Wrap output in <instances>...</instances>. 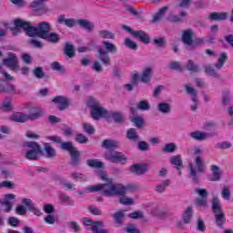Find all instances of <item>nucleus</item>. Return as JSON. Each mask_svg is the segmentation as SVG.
<instances>
[{
    "label": "nucleus",
    "instance_id": "f257e3e1",
    "mask_svg": "<svg viewBox=\"0 0 233 233\" xmlns=\"http://www.w3.org/2000/svg\"><path fill=\"white\" fill-rule=\"evenodd\" d=\"M16 26H21L25 32L28 37H39L40 39H45L56 45L61 41L59 34L52 31V25L48 22H42L37 24L35 26H33L30 22L25 20H16L15 22Z\"/></svg>",
    "mask_w": 233,
    "mask_h": 233
},
{
    "label": "nucleus",
    "instance_id": "f03ea898",
    "mask_svg": "<svg viewBox=\"0 0 233 233\" xmlns=\"http://www.w3.org/2000/svg\"><path fill=\"white\" fill-rule=\"evenodd\" d=\"M89 45L97 49L98 54L96 55V57L99 58L101 63H103L105 66H110V55L108 54H116L117 52V46L108 41L102 42L104 47L101 46H96L94 40H91Z\"/></svg>",
    "mask_w": 233,
    "mask_h": 233
},
{
    "label": "nucleus",
    "instance_id": "7ed1b4c3",
    "mask_svg": "<svg viewBox=\"0 0 233 233\" xmlns=\"http://www.w3.org/2000/svg\"><path fill=\"white\" fill-rule=\"evenodd\" d=\"M203 151L199 147L194 148V154L196 157L195 158V165L189 163L188 164V169H189V178L193 181V183H199V175L198 174H205V160H203V157H201V153Z\"/></svg>",
    "mask_w": 233,
    "mask_h": 233
},
{
    "label": "nucleus",
    "instance_id": "20e7f679",
    "mask_svg": "<svg viewBox=\"0 0 233 233\" xmlns=\"http://www.w3.org/2000/svg\"><path fill=\"white\" fill-rule=\"evenodd\" d=\"M87 192H99L102 191L104 196L113 198L114 196H121V184H116L112 180L107 183L90 186L86 187Z\"/></svg>",
    "mask_w": 233,
    "mask_h": 233
},
{
    "label": "nucleus",
    "instance_id": "39448f33",
    "mask_svg": "<svg viewBox=\"0 0 233 233\" xmlns=\"http://www.w3.org/2000/svg\"><path fill=\"white\" fill-rule=\"evenodd\" d=\"M86 106L90 108L91 117L95 119V121H99V119H103L104 117L106 119L110 118V112L103 107L101 102L96 98L89 96L86 100Z\"/></svg>",
    "mask_w": 233,
    "mask_h": 233
},
{
    "label": "nucleus",
    "instance_id": "423d86ee",
    "mask_svg": "<svg viewBox=\"0 0 233 233\" xmlns=\"http://www.w3.org/2000/svg\"><path fill=\"white\" fill-rule=\"evenodd\" d=\"M59 25H65L67 28H74L76 25H78L80 28H84L86 32L92 33L96 29V25L88 19H78L76 21L74 18H66L65 15H59L57 18Z\"/></svg>",
    "mask_w": 233,
    "mask_h": 233
},
{
    "label": "nucleus",
    "instance_id": "0eeeda50",
    "mask_svg": "<svg viewBox=\"0 0 233 233\" xmlns=\"http://www.w3.org/2000/svg\"><path fill=\"white\" fill-rule=\"evenodd\" d=\"M45 113L39 107H31L29 114L26 115L23 112H16L11 116V121L15 123H26V121H35L39 119Z\"/></svg>",
    "mask_w": 233,
    "mask_h": 233
},
{
    "label": "nucleus",
    "instance_id": "6e6552de",
    "mask_svg": "<svg viewBox=\"0 0 233 233\" xmlns=\"http://www.w3.org/2000/svg\"><path fill=\"white\" fill-rule=\"evenodd\" d=\"M23 147L27 148L25 157V159H29V161H37L39 155L43 154V148H41V146L37 142H25Z\"/></svg>",
    "mask_w": 233,
    "mask_h": 233
},
{
    "label": "nucleus",
    "instance_id": "1a4fd4ad",
    "mask_svg": "<svg viewBox=\"0 0 233 233\" xmlns=\"http://www.w3.org/2000/svg\"><path fill=\"white\" fill-rule=\"evenodd\" d=\"M104 157L110 161V163H127L128 161L127 155L118 151L106 152L105 153Z\"/></svg>",
    "mask_w": 233,
    "mask_h": 233
},
{
    "label": "nucleus",
    "instance_id": "9d476101",
    "mask_svg": "<svg viewBox=\"0 0 233 233\" xmlns=\"http://www.w3.org/2000/svg\"><path fill=\"white\" fill-rule=\"evenodd\" d=\"M196 194H198V198H196L197 207H201L202 208H207L208 207V191L205 188H197L195 190Z\"/></svg>",
    "mask_w": 233,
    "mask_h": 233
},
{
    "label": "nucleus",
    "instance_id": "9b49d317",
    "mask_svg": "<svg viewBox=\"0 0 233 233\" xmlns=\"http://www.w3.org/2000/svg\"><path fill=\"white\" fill-rule=\"evenodd\" d=\"M83 223L86 227H90V225H93V227L91 228L93 233H108V230L103 229L102 221L94 222V220L85 218H83Z\"/></svg>",
    "mask_w": 233,
    "mask_h": 233
},
{
    "label": "nucleus",
    "instance_id": "f8f14e48",
    "mask_svg": "<svg viewBox=\"0 0 233 233\" xmlns=\"http://www.w3.org/2000/svg\"><path fill=\"white\" fill-rule=\"evenodd\" d=\"M3 64L13 71L19 70V59L14 53H8V57L4 58Z\"/></svg>",
    "mask_w": 233,
    "mask_h": 233
},
{
    "label": "nucleus",
    "instance_id": "ddd939ff",
    "mask_svg": "<svg viewBox=\"0 0 233 233\" xmlns=\"http://www.w3.org/2000/svg\"><path fill=\"white\" fill-rule=\"evenodd\" d=\"M29 8H32L38 15L48 12V8H46L43 0H34L30 3Z\"/></svg>",
    "mask_w": 233,
    "mask_h": 233
},
{
    "label": "nucleus",
    "instance_id": "4468645a",
    "mask_svg": "<svg viewBox=\"0 0 233 233\" xmlns=\"http://www.w3.org/2000/svg\"><path fill=\"white\" fill-rule=\"evenodd\" d=\"M22 203L27 208V210H29V212H33L35 216H37L38 218L39 216H43V212H41V210L35 207V204H34L32 199L23 198Z\"/></svg>",
    "mask_w": 233,
    "mask_h": 233
},
{
    "label": "nucleus",
    "instance_id": "2eb2a0df",
    "mask_svg": "<svg viewBox=\"0 0 233 233\" xmlns=\"http://www.w3.org/2000/svg\"><path fill=\"white\" fill-rule=\"evenodd\" d=\"M129 170L132 174H136L137 176H143V174H146V172H148V165L135 164L130 167Z\"/></svg>",
    "mask_w": 233,
    "mask_h": 233
},
{
    "label": "nucleus",
    "instance_id": "dca6fc26",
    "mask_svg": "<svg viewBox=\"0 0 233 233\" xmlns=\"http://www.w3.org/2000/svg\"><path fill=\"white\" fill-rule=\"evenodd\" d=\"M185 88H186V92H187V94H190V96H192V101L195 104L194 106H191V110L193 111L198 110V105H199V100H198V92H196V89L190 86L188 84H186Z\"/></svg>",
    "mask_w": 233,
    "mask_h": 233
},
{
    "label": "nucleus",
    "instance_id": "f3484780",
    "mask_svg": "<svg viewBox=\"0 0 233 233\" xmlns=\"http://www.w3.org/2000/svg\"><path fill=\"white\" fill-rule=\"evenodd\" d=\"M52 101L55 103V105H57L58 109L61 111L68 108V99L63 96H56Z\"/></svg>",
    "mask_w": 233,
    "mask_h": 233
},
{
    "label": "nucleus",
    "instance_id": "a211bd4d",
    "mask_svg": "<svg viewBox=\"0 0 233 233\" xmlns=\"http://www.w3.org/2000/svg\"><path fill=\"white\" fill-rule=\"evenodd\" d=\"M10 199H15V195L7 194L5 195L4 200H0V205L5 207V212H10L12 210L13 204L10 202Z\"/></svg>",
    "mask_w": 233,
    "mask_h": 233
},
{
    "label": "nucleus",
    "instance_id": "6ab92c4d",
    "mask_svg": "<svg viewBox=\"0 0 233 233\" xmlns=\"http://www.w3.org/2000/svg\"><path fill=\"white\" fill-rule=\"evenodd\" d=\"M190 137L192 139H195V141H205L210 136L211 137L214 136H217L216 134H208L207 132H201V131H193L189 134Z\"/></svg>",
    "mask_w": 233,
    "mask_h": 233
},
{
    "label": "nucleus",
    "instance_id": "aec40b11",
    "mask_svg": "<svg viewBox=\"0 0 233 233\" xmlns=\"http://www.w3.org/2000/svg\"><path fill=\"white\" fill-rule=\"evenodd\" d=\"M154 74V68L152 67H146L142 71V74L140 76V81L141 83H150L152 81V75Z\"/></svg>",
    "mask_w": 233,
    "mask_h": 233
},
{
    "label": "nucleus",
    "instance_id": "412c9836",
    "mask_svg": "<svg viewBox=\"0 0 233 233\" xmlns=\"http://www.w3.org/2000/svg\"><path fill=\"white\" fill-rule=\"evenodd\" d=\"M192 35H194V32H192V29H187L183 31L182 34V42L187 46H192L194 45V39H192Z\"/></svg>",
    "mask_w": 233,
    "mask_h": 233
},
{
    "label": "nucleus",
    "instance_id": "4be33fe9",
    "mask_svg": "<svg viewBox=\"0 0 233 233\" xmlns=\"http://www.w3.org/2000/svg\"><path fill=\"white\" fill-rule=\"evenodd\" d=\"M102 148H106V150H116L119 148V142L112 139H105L102 142Z\"/></svg>",
    "mask_w": 233,
    "mask_h": 233
},
{
    "label": "nucleus",
    "instance_id": "5701e85b",
    "mask_svg": "<svg viewBox=\"0 0 233 233\" xmlns=\"http://www.w3.org/2000/svg\"><path fill=\"white\" fill-rule=\"evenodd\" d=\"M133 37L139 39L141 43H144V45H148V43H150V36H148V35L143 30L133 33Z\"/></svg>",
    "mask_w": 233,
    "mask_h": 233
},
{
    "label": "nucleus",
    "instance_id": "b1692460",
    "mask_svg": "<svg viewBox=\"0 0 233 233\" xmlns=\"http://www.w3.org/2000/svg\"><path fill=\"white\" fill-rule=\"evenodd\" d=\"M69 154L71 156L69 165H71V167H79V164L81 163V153L76 149Z\"/></svg>",
    "mask_w": 233,
    "mask_h": 233
},
{
    "label": "nucleus",
    "instance_id": "393cba45",
    "mask_svg": "<svg viewBox=\"0 0 233 233\" xmlns=\"http://www.w3.org/2000/svg\"><path fill=\"white\" fill-rule=\"evenodd\" d=\"M139 189V186L129 184L127 186H124L123 184H120V194L121 196H126L127 192H136Z\"/></svg>",
    "mask_w": 233,
    "mask_h": 233
},
{
    "label": "nucleus",
    "instance_id": "a878e982",
    "mask_svg": "<svg viewBox=\"0 0 233 233\" xmlns=\"http://www.w3.org/2000/svg\"><path fill=\"white\" fill-rule=\"evenodd\" d=\"M228 59V55L227 53H221L218 56L217 63H215L214 66L217 70H221L223 66H225V63H227Z\"/></svg>",
    "mask_w": 233,
    "mask_h": 233
},
{
    "label": "nucleus",
    "instance_id": "bb28decb",
    "mask_svg": "<svg viewBox=\"0 0 233 233\" xmlns=\"http://www.w3.org/2000/svg\"><path fill=\"white\" fill-rule=\"evenodd\" d=\"M115 219V224L116 227H123V223L125 222V212L124 211H117L113 215Z\"/></svg>",
    "mask_w": 233,
    "mask_h": 233
},
{
    "label": "nucleus",
    "instance_id": "cd10ccee",
    "mask_svg": "<svg viewBox=\"0 0 233 233\" xmlns=\"http://www.w3.org/2000/svg\"><path fill=\"white\" fill-rule=\"evenodd\" d=\"M211 208L213 214H219L223 212V208H221V203L219 202V198L218 197H214L211 202Z\"/></svg>",
    "mask_w": 233,
    "mask_h": 233
},
{
    "label": "nucleus",
    "instance_id": "c85d7f7f",
    "mask_svg": "<svg viewBox=\"0 0 233 233\" xmlns=\"http://www.w3.org/2000/svg\"><path fill=\"white\" fill-rule=\"evenodd\" d=\"M170 163L171 165H174L177 170H181V168H183V159L181 158V155L171 157Z\"/></svg>",
    "mask_w": 233,
    "mask_h": 233
},
{
    "label": "nucleus",
    "instance_id": "c756f323",
    "mask_svg": "<svg viewBox=\"0 0 233 233\" xmlns=\"http://www.w3.org/2000/svg\"><path fill=\"white\" fill-rule=\"evenodd\" d=\"M44 150L46 152V157L48 159H54V157L57 156V153L56 152L54 147H52V146H50L48 143L44 144Z\"/></svg>",
    "mask_w": 233,
    "mask_h": 233
},
{
    "label": "nucleus",
    "instance_id": "7c9ffc66",
    "mask_svg": "<svg viewBox=\"0 0 233 233\" xmlns=\"http://www.w3.org/2000/svg\"><path fill=\"white\" fill-rule=\"evenodd\" d=\"M157 110L160 114H170L172 112V106L168 103L160 102L157 104Z\"/></svg>",
    "mask_w": 233,
    "mask_h": 233
},
{
    "label": "nucleus",
    "instance_id": "2f4dec72",
    "mask_svg": "<svg viewBox=\"0 0 233 233\" xmlns=\"http://www.w3.org/2000/svg\"><path fill=\"white\" fill-rule=\"evenodd\" d=\"M227 15V13H210L208 19H209V21H225Z\"/></svg>",
    "mask_w": 233,
    "mask_h": 233
},
{
    "label": "nucleus",
    "instance_id": "473e14b6",
    "mask_svg": "<svg viewBox=\"0 0 233 233\" xmlns=\"http://www.w3.org/2000/svg\"><path fill=\"white\" fill-rule=\"evenodd\" d=\"M168 10V6H164L153 16L152 23H159L163 17H165V14Z\"/></svg>",
    "mask_w": 233,
    "mask_h": 233
},
{
    "label": "nucleus",
    "instance_id": "72a5a7b5",
    "mask_svg": "<svg viewBox=\"0 0 233 233\" xmlns=\"http://www.w3.org/2000/svg\"><path fill=\"white\" fill-rule=\"evenodd\" d=\"M215 221L218 227H223L227 223V218H225V213L222 211L220 213H215Z\"/></svg>",
    "mask_w": 233,
    "mask_h": 233
},
{
    "label": "nucleus",
    "instance_id": "f704fd0d",
    "mask_svg": "<svg viewBox=\"0 0 233 233\" xmlns=\"http://www.w3.org/2000/svg\"><path fill=\"white\" fill-rule=\"evenodd\" d=\"M87 167H90V168H103L105 167V164L97 159H87L86 160Z\"/></svg>",
    "mask_w": 233,
    "mask_h": 233
},
{
    "label": "nucleus",
    "instance_id": "c9c22d12",
    "mask_svg": "<svg viewBox=\"0 0 233 233\" xmlns=\"http://www.w3.org/2000/svg\"><path fill=\"white\" fill-rule=\"evenodd\" d=\"M185 17H187V11H182L178 15H171L169 17V21L171 23H183L185 21Z\"/></svg>",
    "mask_w": 233,
    "mask_h": 233
},
{
    "label": "nucleus",
    "instance_id": "e433bc0d",
    "mask_svg": "<svg viewBox=\"0 0 233 233\" xmlns=\"http://www.w3.org/2000/svg\"><path fill=\"white\" fill-rule=\"evenodd\" d=\"M194 211L192 210V207H187L183 214V221L185 225H188V223H190Z\"/></svg>",
    "mask_w": 233,
    "mask_h": 233
},
{
    "label": "nucleus",
    "instance_id": "4c0bfd02",
    "mask_svg": "<svg viewBox=\"0 0 233 233\" xmlns=\"http://www.w3.org/2000/svg\"><path fill=\"white\" fill-rule=\"evenodd\" d=\"M211 171L213 173V177H210L209 181H219V179H221V171H219V167L216 165L211 166Z\"/></svg>",
    "mask_w": 233,
    "mask_h": 233
},
{
    "label": "nucleus",
    "instance_id": "58836bf2",
    "mask_svg": "<svg viewBox=\"0 0 233 233\" xmlns=\"http://www.w3.org/2000/svg\"><path fill=\"white\" fill-rule=\"evenodd\" d=\"M64 52L69 58H72L74 57V56H76V48L70 43H66V46L64 47Z\"/></svg>",
    "mask_w": 233,
    "mask_h": 233
},
{
    "label": "nucleus",
    "instance_id": "ea45409f",
    "mask_svg": "<svg viewBox=\"0 0 233 233\" xmlns=\"http://www.w3.org/2000/svg\"><path fill=\"white\" fill-rule=\"evenodd\" d=\"M0 110H4L5 112H12V110H14V106L12 105V99L5 98L2 102V106L0 107Z\"/></svg>",
    "mask_w": 233,
    "mask_h": 233
},
{
    "label": "nucleus",
    "instance_id": "a19ab883",
    "mask_svg": "<svg viewBox=\"0 0 233 233\" xmlns=\"http://www.w3.org/2000/svg\"><path fill=\"white\" fill-rule=\"evenodd\" d=\"M60 148L62 150H66V152H69V154H72V152L77 150V148H76L74 147V144L70 141L68 142H62V144H60Z\"/></svg>",
    "mask_w": 233,
    "mask_h": 233
},
{
    "label": "nucleus",
    "instance_id": "79ce46f5",
    "mask_svg": "<svg viewBox=\"0 0 233 233\" xmlns=\"http://www.w3.org/2000/svg\"><path fill=\"white\" fill-rule=\"evenodd\" d=\"M127 139H129L130 141H139V135L137 134V132L136 131L135 128H129L127 132Z\"/></svg>",
    "mask_w": 233,
    "mask_h": 233
},
{
    "label": "nucleus",
    "instance_id": "37998d69",
    "mask_svg": "<svg viewBox=\"0 0 233 233\" xmlns=\"http://www.w3.org/2000/svg\"><path fill=\"white\" fill-rule=\"evenodd\" d=\"M0 94H15V86L7 84L5 86L0 87Z\"/></svg>",
    "mask_w": 233,
    "mask_h": 233
},
{
    "label": "nucleus",
    "instance_id": "c03bdc74",
    "mask_svg": "<svg viewBox=\"0 0 233 233\" xmlns=\"http://www.w3.org/2000/svg\"><path fill=\"white\" fill-rule=\"evenodd\" d=\"M98 35L102 37V39H116V35L108 30H100L98 32Z\"/></svg>",
    "mask_w": 233,
    "mask_h": 233
},
{
    "label": "nucleus",
    "instance_id": "a18cd8bd",
    "mask_svg": "<svg viewBox=\"0 0 233 233\" xmlns=\"http://www.w3.org/2000/svg\"><path fill=\"white\" fill-rule=\"evenodd\" d=\"M187 70H188L189 72H195L196 74H198V72H199L201 69L199 68V66L196 65V63H194V61L192 60H188L187 64L186 66Z\"/></svg>",
    "mask_w": 233,
    "mask_h": 233
},
{
    "label": "nucleus",
    "instance_id": "49530a36",
    "mask_svg": "<svg viewBox=\"0 0 233 233\" xmlns=\"http://www.w3.org/2000/svg\"><path fill=\"white\" fill-rule=\"evenodd\" d=\"M137 110H142V112H147L150 110V104L148 103V100H141L137 105Z\"/></svg>",
    "mask_w": 233,
    "mask_h": 233
},
{
    "label": "nucleus",
    "instance_id": "de8ad7c7",
    "mask_svg": "<svg viewBox=\"0 0 233 233\" xmlns=\"http://www.w3.org/2000/svg\"><path fill=\"white\" fill-rule=\"evenodd\" d=\"M109 117L114 119L115 123H123V114L121 112H109Z\"/></svg>",
    "mask_w": 233,
    "mask_h": 233
},
{
    "label": "nucleus",
    "instance_id": "09e8293b",
    "mask_svg": "<svg viewBox=\"0 0 233 233\" xmlns=\"http://www.w3.org/2000/svg\"><path fill=\"white\" fill-rule=\"evenodd\" d=\"M204 70H205V73L208 76H211V77H219V74L216 72V69L212 67V66H205Z\"/></svg>",
    "mask_w": 233,
    "mask_h": 233
},
{
    "label": "nucleus",
    "instance_id": "8fccbe9b",
    "mask_svg": "<svg viewBox=\"0 0 233 233\" xmlns=\"http://www.w3.org/2000/svg\"><path fill=\"white\" fill-rule=\"evenodd\" d=\"M131 122L137 127V128H141L145 125V119L142 116H131Z\"/></svg>",
    "mask_w": 233,
    "mask_h": 233
},
{
    "label": "nucleus",
    "instance_id": "3c124183",
    "mask_svg": "<svg viewBox=\"0 0 233 233\" xmlns=\"http://www.w3.org/2000/svg\"><path fill=\"white\" fill-rule=\"evenodd\" d=\"M151 214L152 216H157V218H165V216H167V210L159 208H153Z\"/></svg>",
    "mask_w": 233,
    "mask_h": 233
},
{
    "label": "nucleus",
    "instance_id": "603ef678",
    "mask_svg": "<svg viewBox=\"0 0 233 233\" xmlns=\"http://www.w3.org/2000/svg\"><path fill=\"white\" fill-rule=\"evenodd\" d=\"M153 43L158 48H165L167 46V39L165 37H157L153 40Z\"/></svg>",
    "mask_w": 233,
    "mask_h": 233
},
{
    "label": "nucleus",
    "instance_id": "864d4df0",
    "mask_svg": "<svg viewBox=\"0 0 233 233\" xmlns=\"http://www.w3.org/2000/svg\"><path fill=\"white\" fill-rule=\"evenodd\" d=\"M33 75L36 79H43V77H46L45 71H43V67L39 66L33 70Z\"/></svg>",
    "mask_w": 233,
    "mask_h": 233
},
{
    "label": "nucleus",
    "instance_id": "5fc2aeb1",
    "mask_svg": "<svg viewBox=\"0 0 233 233\" xmlns=\"http://www.w3.org/2000/svg\"><path fill=\"white\" fill-rule=\"evenodd\" d=\"M168 185H170V180L169 179H166L162 182V184L158 185L156 187V192H158L159 194L165 192L167 187H168Z\"/></svg>",
    "mask_w": 233,
    "mask_h": 233
},
{
    "label": "nucleus",
    "instance_id": "6e6d98bb",
    "mask_svg": "<svg viewBox=\"0 0 233 233\" xmlns=\"http://www.w3.org/2000/svg\"><path fill=\"white\" fill-rule=\"evenodd\" d=\"M125 46L130 50H137V44L130 38H126L124 42Z\"/></svg>",
    "mask_w": 233,
    "mask_h": 233
},
{
    "label": "nucleus",
    "instance_id": "4d7b16f0",
    "mask_svg": "<svg viewBox=\"0 0 233 233\" xmlns=\"http://www.w3.org/2000/svg\"><path fill=\"white\" fill-rule=\"evenodd\" d=\"M119 203L125 206L134 205V198L124 195L119 198Z\"/></svg>",
    "mask_w": 233,
    "mask_h": 233
},
{
    "label": "nucleus",
    "instance_id": "13d9d810",
    "mask_svg": "<svg viewBox=\"0 0 233 233\" xmlns=\"http://www.w3.org/2000/svg\"><path fill=\"white\" fill-rule=\"evenodd\" d=\"M230 187H228V186H225L222 189L221 197L223 199H226V201H230Z\"/></svg>",
    "mask_w": 233,
    "mask_h": 233
},
{
    "label": "nucleus",
    "instance_id": "bf43d9fd",
    "mask_svg": "<svg viewBox=\"0 0 233 233\" xmlns=\"http://www.w3.org/2000/svg\"><path fill=\"white\" fill-rule=\"evenodd\" d=\"M124 232L127 233H141L135 224L129 223L127 227L124 228Z\"/></svg>",
    "mask_w": 233,
    "mask_h": 233
},
{
    "label": "nucleus",
    "instance_id": "052dcab7",
    "mask_svg": "<svg viewBox=\"0 0 233 233\" xmlns=\"http://www.w3.org/2000/svg\"><path fill=\"white\" fill-rule=\"evenodd\" d=\"M231 147L232 143L227 141L218 143L215 146V147L218 148L219 150H227V148H231Z\"/></svg>",
    "mask_w": 233,
    "mask_h": 233
},
{
    "label": "nucleus",
    "instance_id": "680f3d73",
    "mask_svg": "<svg viewBox=\"0 0 233 233\" xmlns=\"http://www.w3.org/2000/svg\"><path fill=\"white\" fill-rule=\"evenodd\" d=\"M27 208H28L25 207L24 205H18L16 206L15 211L18 216H26Z\"/></svg>",
    "mask_w": 233,
    "mask_h": 233
},
{
    "label": "nucleus",
    "instance_id": "e2e57ef3",
    "mask_svg": "<svg viewBox=\"0 0 233 233\" xmlns=\"http://www.w3.org/2000/svg\"><path fill=\"white\" fill-rule=\"evenodd\" d=\"M59 199L62 203H68L69 205L74 203V200L66 193H59Z\"/></svg>",
    "mask_w": 233,
    "mask_h": 233
},
{
    "label": "nucleus",
    "instance_id": "0e129e2a",
    "mask_svg": "<svg viewBox=\"0 0 233 233\" xmlns=\"http://www.w3.org/2000/svg\"><path fill=\"white\" fill-rule=\"evenodd\" d=\"M192 5V0H181L177 5V8H190V5Z\"/></svg>",
    "mask_w": 233,
    "mask_h": 233
},
{
    "label": "nucleus",
    "instance_id": "69168bd1",
    "mask_svg": "<svg viewBox=\"0 0 233 233\" xmlns=\"http://www.w3.org/2000/svg\"><path fill=\"white\" fill-rule=\"evenodd\" d=\"M163 150L168 153L176 152V150H177V146L174 143L166 144Z\"/></svg>",
    "mask_w": 233,
    "mask_h": 233
},
{
    "label": "nucleus",
    "instance_id": "338daca9",
    "mask_svg": "<svg viewBox=\"0 0 233 233\" xmlns=\"http://www.w3.org/2000/svg\"><path fill=\"white\" fill-rule=\"evenodd\" d=\"M83 128H84V131L86 133V134H96V128H94L92 127V125L88 124V123H84L83 124Z\"/></svg>",
    "mask_w": 233,
    "mask_h": 233
},
{
    "label": "nucleus",
    "instance_id": "774afa93",
    "mask_svg": "<svg viewBox=\"0 0 233 233\" xmlns=\"http://www.w3.org/2000/svg\"><path fill=\"white\" fill-rule=\"evenodd\" d=\"M51 68H53L56 72H62V73L66 72L65 67L63 66H61V64L59 62H53L51 64Z\"/></svg>",
    "mask_w": 233,
    "mask_h": 233
}]
</instances>
